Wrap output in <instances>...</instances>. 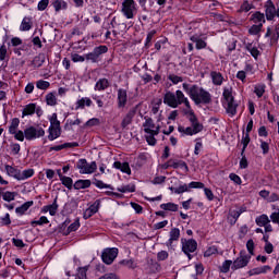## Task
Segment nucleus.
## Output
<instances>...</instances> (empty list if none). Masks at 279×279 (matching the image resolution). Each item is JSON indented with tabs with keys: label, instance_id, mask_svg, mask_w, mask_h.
<instances>
[{
	"label": "nucleus",
	"instance_id": "obj_1",
	"mask_svg": "<svg viewBox=\"0 0 279 279\" xmlns=\"http://www.w3.org/2000/svg\"><path fill=\"white\" fill-rule=\"evenodd\" d=\"M183 90L189 95L190 99L194 101L196 106L199 104H210L213 101V96L203 87L197 85H190L189 83H183Z\"/></svg>",
	"mask_w": 279,
	"mask_h": 279
},
{
	"label": "nucleus",
	"instance_id": "obj_2",
	"mask_svg": "<svg viewBox=\"0 0 279 279\" xmlns=\"http://www.w3.org/2000/svg\"><path fill=\"white\" fill-rule=\"evenodd\" d=\"M163 104L170 108H178V106H182V104H184L185 108L191 110V102L189 101V98L184 96V93L180 89H178L175 94L171 92L166 93Z\"/></svg>",
	"mask_w": 279,
	"mask_h": 279
},
{
	"label": "nucleus",
	"instance_id": "obj_3",
	"mask_svg": "<svg viewBox=\"0 0 279 279\" xmlns=\"http://www.w3.org/2000/svg\"><path fill=\"white\" fill-rule=\"evenodd\" d=\"M143 128L145 132L146 143L154 147V145H156L157 143L156 136L160 134V124H156L154 123V120L151 118L145 117Z\"/></svg>",
	"mask_w": 279,
	"mask_h": 279
},
{
	"label": "nucleus",
	"instance_id": "obj_4",
	"mask_svg": "<svg viewBox=\"0 0 279 279\" xmlns=\"http://www.w3.org/2000/svg\"><path fill=\"white\" fill-rule=\"evenodd\" d=\"M189 121L191 126H178V132H180V134H185V136H193L195 134H199V132L204 130V125L199 123V120H197V116H195L193 110L189 111Z\"/></svg>",
	"mask_w": 279,
	"mask_h": 279
},
{
	"label": "nucleus",
	"instance_id": "obj_5",
	"mask_svg": "<svg viewBox=\"0 0 279 279\" xmlns=\"http://www.w3.org/2000/svg\"><path fill=\"white\" fill-rule=\"evenodd\" d=\"M222 95L226 101L225 106L227 114H229V117H234L236 114V108H239V104L234 101V96H232V88L225 87Z\"/></svg>",
	"mask_w": 279,
	"mask_h": 279
},
{
	"label": "nucleus",
	"instance_id": "obj_6",
	"mask_svg": "<svg viewBox=\"0 0 279 279\" xmlns=\"http://www.w3.org/2000/svg\"><path fill=\"white\" fill-rule=\"evenodd\" d=\"M76 169H78L81 174H90L97 171V162L92 161L88 163L86 159H80L76 162Z\"/></svg>",
	"mask_w": 279,
	"mask_h": 279
},
{
	"label": "nucleus",
	"instance_id": "obj_7",
	"mask_svg": "<svg viewBox=\"0 0 279 279\" xmlns=\"http://www.w3.org/2000/svg\"><path fill=\"white\" fill-rule=\"evenodd\" d=\"M182 252L187 255L189 260H191L193 252L197 251V241L193 239H181Z\"/></svg>",
	"mask_w": 279,
	"mask_h": 279
},
{
	"label": "nucleus",
	"instance_id": "obj_8",
	"mask_svg": "<svg viewBox=\"0 0 279 279\" xmlns=\"http://www.w3.org/2000/svg\"><path fill=\"white\" fill-rule=\"evenodd\" d=\"M121 12L125 19H134V12H136V1L135 0H124L122 2Z\"/></svg>",
	"mask_w": 279,
	"mask_h": 279
},
{
	"label": "nucleus",
	"instance_id": "obj_9",
	"mask_svg": "<svg viewBox=\"0 0 279 279\" xmlns=\"http://www.w3.org/2000/svg\"><path fill=\"white\" fill-rule=\"evenodd\" d=\"M191 189H204V183L193 181L189 185L183 184L178 187H170V191H173L177 195H182V193H189Z\"/></svg>",
	"mask_w": 279,
	"mask_h": 279
},
{
	"label": "nucleus",
	"instance_id": "obj_10",
	"mask_svg": "<svg viewBox=\"0 0 279 279\" xmlns=\"http://www.w3.org/2000/svg\"><path fill=\"white\" fill-rule=\"evenodd\" d=\"M117 256H119V248L117 247L105 248L101 254L102 262L106 265H112Z\"/></svg>",
	"mask_w": 279,
	"mask_h": 279
},
{
	"label": "nucleus",
	"instance_id": "obj_11",
	"mask_svg": "<svg viewBox=\"0 0 279 279\" xmlns=\"http://www.w3.org/2000/svg\"><path fill=\"white\" fill-rule=\"evenodd\" d=\"M24 136L26 141H34L45 136V130L41 128L36 129L34 126H29L24 130Z\"/></svg>",
	"mask_w": 279,
	"mask_h": 279
},
{
	"label": "nucleus",
	"instance_id": "obj_12",
	"mask_svg": "<svg viewBox=\"0 0 279 279\" xmlns=\"http://www.w3.org/2000/svg\"><path fill=\"white\" fill-rule=\"evenodd\" d=\"M250 258L252 256L245 254V251H241L240 256L233 262L231 269H243V267H247Z\"/></svg>",
	"mask_w": 279,
	"mask_h": 279
},
{
	"label": "nucleus",
	"instance_id": "obj_13",
	"mask_svg": "<svg viewBox=\"0 0 279 279\" xmlns=\"http://www.w3.org/2000/svg\"><path fill=\"white\" fill-rule=\"evenodd\" d=\"M108 53V47L107 46H98L94 48V50L87 54H85V60H88L90 62H97L99 60V56Z\"/></svg>",
	"mask_w": 279,
	"mask_h": 279
},
{
	"label": "nucleus",
	"instance_id": "obj_14",
	"mask_svg": "<svg viewBox=\"0 0 279 279\" xmlns=\"http://www.w3.org/2000/svg\"><path fill=\"white\" fill-rule=\"evenodd\" d=\"M255 223L259 226V228H265V232H274V227L270 225L271 220L266 214L256 217Z\"/></svg>",
	"mask_w": 279,
	"mask_h": 279
},
{
	"label": "nucleus",
	"instance_id": "obj_15",
	"mask_svg": "<svg viewBox=\"0 0 279 279\" xmlns=\"http://www.w3.org/2000/svg\"><path fill=\"white\" fill-rule=\"evenodd\" d=\"M101 202L95 201L93 205H90L83 214L84 219H90L93 215H97L99 213V206Z\"/></svg>",
	"mask_w": 279,
	"mask_h": 279
},
{
	"label": "nucleus",
	"instance_id": "obj_16",
	"mask_svg": "<svg viewBox=\"0 0 279 279\" xmlns=\"http://www.w3.org/2000/svg\"><path fill=\"white\" fill-rule=\"evenodd\" d=\"M180 241V230L172 228L169 232V240L166 242L167 247H173V243Z\"/></svg>",
	"mask_w": 279,
	"mask_h": 279
},
{
	"label": "nucleus",
	"instance_id": "obj_17",
	"mask_svg": "<svg viewBox=\"0 0 279 279\" xmlns=\"http://www.w3.org/2000/svg\"><path fill=\"white\" fill-rule=\"evenodd\" d=\"M276 17V7L271 0H268L266 3V19L267 21H274Z\"/></svg>",
	"mask_w": 279,
	"mask_h": 279
},
{
	"label": "nucleus",
	"instance_id": "obj_18",
	"mask_svg": "<svg viewBox=\"0 0 279 279\" xmlns=\"http://www.w3.org/2000/svg\"><path fill=\"white\" fill-rule=\"evenodd\" d=\"M125 104H128V90L118 89V107L125 108Z\"/></svg>",
	"mask_w": 279,
	"mask_h": 279
},
{
	"label": "nucleus",
	"instance_id": "obj_19",
	"mask_svg": "<svg viewBox=\"0 0 279 279\" xmlns=\"http://www.w3.org/2000/svg\"><path fill=\"white\" fill-rule=\"evenodd\" d=\"M41 213H49L51 217H56V214L58 213V198H54L51 205L44 206Z\"/></svg>",
	"mask_w": 279,
	"mask_h": 279
},
{
	"label": "nucleus",
	"instance_id": "obj_20",
	"mask_svg": "<svg viewBox=\"0 0 279 279\" xmlns=\"http://www.w3.org/2000/svg\"><path fill=\"white\" fill-rule=\"evenodd\" d=\"M90 108L93 106V100L88 97H83L76 101L75 110H84V108Z\"/></svg>",
	"mask_w": 279,
	"mask_h": 279
},
{
	"label": "nucleus",
	"instance_id": "obj_21",
	"mask_svg": "<svg viewBox=\"0 0 279 279\" xmlns=\"http://www.w3.org/2000/svg\"><path fill=\"white\" fill-rule=\"evenodd\" d=\"M4 170L7 172V175H9L10 178H14L15 180L20 179L21 175V170L17 168H14L10 165L4 166Z\"/></svg>",
	"mask_w": 279,
	"mask_h": 279
},
{
	"label": "nucleus",
	"instance_id": "obj_22",
	"mask_svg": "<svg viewBox=\"0 0 279 279\" xmlns=\"http://www.w3.org/2000/svg\"><path fill=\"white\" fill-rule=\"evenodd\" d=\"M210 77L214 86H221V84H223V74L220 72L211 71Z\"/></svg>",
	"mask_w": 279,
	"mask_h": 279
},
{
	"label": "nucleus",
	"instance_id": "obj_23",
	"mask_svg": "<svg viewBox=\"0 0 279 279\" xmlns=\"http://www.w3.org/2000/svg\"><path fill=\"white\" fill-rule=\"evenodd\" d=\"M136 114V109H131L125 117L123 118L121 122V126L123 129L128 128L132 123V120L134 119V116Z\"/></svg>",
	"mask_w": 279,
	"mask_h": 279
},
{
	"label": "nucleus",
	"instance_id": "obj_24",
	"mask_svg": "<svg viewBox=\"0 0 279 279\" xmlns=\"http://www.w3.org/2000/svg\"><path fill=\"white\" fill-rule=\"evenodd\" d=\"M271 271V266H259L248 271V276H260V274H267Z\"/></svg>",
	"mask_w": 279,
	"mask_h": 279
},
{
	"label": "nucleus",
	"instance_id": "obj_25",
	"mask_svg": "<svg viewBox=\"0 0 279 279\" xmlns=\"http://www.w3.org/2000/svg\"><path fill=\"white\" fill-rule=\"evenodd\" d=\"M71 147H80V144L77 142L64 143L58 146L50 147V151H62V149H69Z\"/></svg>",
	"mask_w": 279,
	"mask_h": 279
},
{
	"label": "nucleus",
	"instance_id": "obj_26",
	"mask_svg": "<svg viewBox=\"0 0 279 279\" xmlns=\"http://www.w3.org/2000/svg\"><path fill=\"white\" fill-rule=\"evenodd\" d=\"M114 169H119L120 171H122V173H126L128 175H131L132 173V169H130V163L128 162H123L121 163V161H116L113 163Z\"/></svg>",
	"mask_w": 279,
	"mask_h": 279
},
{
	"label": "nucleus",
	"instance_id": "obj_27",
	"mask_svg": "<svg viewBox=\"0 0 279 279\" xmlns=\"http://www.w3.org/2000/svg\"><path fill=\"white\" fill-rule=\"evenodd\" d=\"M33 26L34 22H32V17L25 16L20 25V32H29V29H32Z\"/></svg>",
	"mask_w": 279,
	"mask_h": 279
},
{
	"label": "nucleus",
	"instance_id": "obj_28",
	"mask_svg": "<svg viewBox=\"0 0 279 279\" xmlns=\"http://www.w3.org/2000/svg\"><path fill=\"white\" fill-rule=\"evenodd\" d=\"M245 49L253 56L256 60L258 56H260V51L258 50V47H256V44L254 43H247L245 44Z\"/></svg>",
	"mask_w": 279,
	"mask_h": 279
},
{
	"label": "nucleus",
	"instance_id": "obj_29",
	"mask_svg": "<svg viewBox=\"0 0 279 279\" xmlns=\"http://www.w3.org/2000/svg\"><path fill=\"white\" fill-rule=\"evenodd\" d=\"M32 206H34V201H28V202L24 203L23 205H21L20 207L15 208V213L17 215H25V213H27V210H29V208H32Z\"/></svg>",
	"mask_w": 279,
	"mask_h": 279
},
{
	"label": "nucleus",
	"instance_id": "obj_30",
	"mask_svg": "<svg viewBox=\"0 0 279 279\" xmlns=\"http://www.w3.org/2000/svg\"><path fill=\"white\" fill-rule=\"evenodd\" d=\"M60 134H61V129L60 128L49 126L48 138L50 141H56V138H60Z\"/></svg>",
	"mask_w": 279,
	"mask_h": 279
},
{
	"label": "nucleus",
	"instance_id": "obj_31",
	"mask_svg": "<svg viewBox=\"0 0 279 279\" xmlns=\"http://www.w3.org/2000/svg\"><path fill=\"white\" fill-rule=\"evenodd\" d=\"M52 5L56 12H60V10H66V8H69V4L64 0H54Z\"/></svg>",
	"mask_w": 279,
	"mask_h": 279
},
{
	"label": "nucleus",
	"instance_id": "obj_32",
	"mask_svg": "<svg viewBox=\"0 0 279 279\" xmlns=\"http://www.w3.org/2000/svg\"><path fill=\"white\" fill-rule=\"evenodd\" d=\"M89 186H90V180H77L74 183V189L76 191H80L82 189H89Z\"/></svg>",
	"mask_w": 279,
	"mask_h": 279
},
{
	"label": "nucleus",
	"instance_id": "obj_33",
	"mask_svg": "<svg viewBox=\"0 0 279 279\" xmlns=\"http://www.w3.org/2000/svg\"><path fill=\"white\" fill-rule=\"evenodd\" d=\"M110 86V82L107 78H100L95 85V90H106Z\"/></svg>",
	"mask_w": 279,
	"mask_h": 279
},
{
	"label": "nucleus",
	"instance_id": "obj_34",
	"mask_svg": "<svg viewBox=\"0 0 279 279\" xmlns=\"http://www.w3.org/2000/svg\"><path fill=\"white\" fill-rule=\"evenodd\" d=\"M252 20L255 25H260L263 27V24L265 23V14L256 12L255 14H253Z\"/></svg>",
	"mask_w": 279,
	"mask_h": 279
},
{
	"label": "nucleus",
	"instance_id": "obj_35",
	"mask_svg": "<svg viewBox=\"0 0 279 279\" xmlns=\"http://www.w3.org/2000/svg\"><path fill=\"white\" fill-rule=\"evenodd\" d=\"M20 124H21V120H19V118L12 119L11 124L9 126V133L16 134Z\"/></svg>",
	"mask_w": 279,
	"mask_h": 279
},
{
	"label": "nucleus",
	"instance_id": "obj_36",
	"mask_svg": "<svg viewBox=\"0 0 279 279\" xmlns=\"http://www.w3.org/2000/svg\"><path fill=\"white\" fill-rule=\"evenodd\" d=\"M58 173L63 186H66V189H71L73 186V179H71V177L62 175V173H60V170L58 171Z\"/></svg>",
	"mask_w": 279,
	"mask_h": 279
},
{
	"label": "nucleus",
	"instance_id": "obj_37",
	"mask_svg": "<svg viewBox=\"0 0 279 279\" xmlns=\"http://www.w3.org/2000/svg\"><path fill=\"white\" fill-rule=\"evenodd\" d=\"M190 40H192V43H195L196 49H206V41H204L198 36H192Z\"/></svg>",
	"mask_w": 279,
	"mask_h": 279
},
{
	"label": "nucleus",
	"instance_id": "obj_38",
	"mask_svg": "<svg viewBox=\"0 0 279 279\" xmlns=\"http://www.w3.org/2000/svg\"><path fill=\"white\" fill-rule=\"evenodd\" d=\"M253 8H254V4L251 3L250 1L245 0L240 5V9L238 10V13L241 14L243 12H250V10H253Z\"/></svg>",
	"mask_w": 279,
	"mask_h": 279
},
{
	"label": "nucleus",
	"instance_id": "obj_39",
	"mask_svg": "<svg viewBox=\"0 0 279 279\" xmlns=\"http://www.w3.org/2000/svg\"><path fill=\"white\" fill-rule=\"evenodd\" d=\"M117 191H119V193H134V191H136V185L135 184L122 185L118 187Z\"/></svg>",
	"mask_w": 279,
	"mask_h": 279
},
{
	"label": "nucleus",
	"instance_id": "obj_40",
	"mask_svg": "<svg viewBox=\"0 0 279 279\" xmlns=\"http://www.w3.org/2000/svg\"><path fill=\"white\" fill-rule=\"evenodd\" d=\"M34 175V169H26L24 171L20 170V179L19 181H23V180H29V178H32Z\"/></svg>",
	"mask_w": 279,
	"mask_h": 279
},
{
	"label": "nucleus",
	"instance_id": "obj_41",
	"mask_svg": "<svg viewBox=\"0 0 279 279\" xmlns=\"http://www.w3.org/2000/svg\"><path fill=\"white\" fill-rule=\"evenodd\" d=\"M161 210H170L171 213H178V204L166 203L160 205Z\"/></svg>",
	"mask_w": 279,
	"mask_h": 279
},
{
	"label": "nucleus",
	"instance_id": "obj_42",
	"mask_svg": "<svg viewBox=\"0 0 279 279\" xmlns=\"http://www.w3.org/2000/svg\"><path fill=\"white\" fill-rule=\"evenodd\" d=\"M46 104L47 106H58V98H56V94L49 93L46 95Z\"/></svg>",
	"mask_w": 279,
	"mask_h": 279
},
{
	"label": "nucleus",
	"instance_id": "obj_43",
	"mask_svg": "<svg viewBox=\"0 0 279 279\" xmlns=\"http://www.w3.org/2000/svg\"><path fill=\"white\" fill-rule=\"evenodd\" d=\"M171 167L172 169H179L180 167L181 169H184L185 172H189V166L186 165L185 161H182V160H179V161L171 160Z\"/></svg>",
	"mask_w": 279,
	"mask_h": 279
},
{
	"label": "nucleus",
	"instance_id": "obj_44",
	"mask_svg": "<svg viewBox=\"0 0 279 279\" xmlns=\"http://www.w3.org/2000/svg\"><path fill=\"white\" fill-rule=\"evenodd\" d=\"M16 195V192H2V199H4V202H14Z\"/></svg>",
	"mask_w": 279,
	"mask_h": 279
},
{
	"label": "nucleus",
	"instance_id": "obj_45",
	"mask_svg": "<svg viewBox=\"0 0 279 279\" xmlns=\"http://www.w3.org/2000/svg\"><path fill=\"white\" fill-rule=\"evenodd\" d=\"M49 86H51V83H49L48 81L39 80L36 82V87L39 90H47V88H49Z\"/></svg>",
	"mask_w": 279,
	"mask_h": 279
},
{
	"label": "nucleus",
	"instance_id": "obj_46",
	"mask_svg": "<svg viewBox=\"0 0 279 279\" xmlns=\"http://www.w3.org/2000/svg\"><path fill=\"white\" fill-rule=\"evenodd\" d=\"M50 128H60V121L58 120V113H52L49 118Z\"/></svg>",
	"mask_w": 279,
	"mask_h": 279
},
{
	"label": "nucleus",
	"instance_id": "obj_47",
	"mask_svg": "<svg viewBox=\"0 0 279 279\" xmlns=\"http://www.w3.org/2000/svg\"><path fill=\"white\" fill-rule=\"evenodd\" d=\"M34 112H36V105L35 104H29L27 105L24 110H23V114L24 116H29V114H34Z\"/></svg>",
	"mask_w": 279,
	"mask_h": 279
},
{
	"label": "nucleus",
	"instance_id": "obj_48",
	"mask_svg": "<svg viewBox=\"0 0 279 279\" xmlns=\"http://www.w3.org/2000/svg\"><path fill=\"white\" fill-rule=\"evenodd\" d=\"M242 151H241V156H243L245 154V149H247V145H250V134H245L244 137H242Z\"/></svg>",
	"mask_w": 279,
	"mask_h": 279
},
{
	"label": "nucleus",
	"instance_id": "obj_49",
	"mask_svg": "<svg viewBox=\"0 0 279 279\" xmlns=\"http://www.w3.org/2000/svg\"><path fill=\"white\" fill-rule=\"evenodd\" d=\"M254 93L257 97H263L265 95V85H255Z\"/></svg>",
	"mask_w": 279,
	"mask_h": 279
},
{
	"label": "nucleus",
	"instance_id": "obj_50",
	"mask_svg": "<svg viewBox=\"0 0 279 279\" xmlns=\"http://www.w3.org/2000/svg\"><path fill=\"white\" fill-rule=\"evenodd\" d=\"M260 29H263V26H260V24H255L251 26V28L248 29V33L252 36H256L260 32Z\"/></svg>",
	"mask_w": 279,
	"mask_h": 279
},
{
	"label": "nucleus",
	"instance_id": "obj_51",
	"mask_svg": "<svg viewBox=\"0 0 279 279\" xmlns=\"http://www.w3.org/2000/svg\"><path fill=\"white\" fill-rule=\"evenodd\" d=\"M45 223H49V219L46 216H41L39 220L32 221V226H45Z\"/></svg>",
	"mask_w": 279,
	"mask_h": 279
},
{
	"label": "nucleus",
	"instance_id": "obj_52",
	"mask_svg": "<svg viewBox=\"0 0 279 279\" xmlns=\"http://www.w3.org/2000/svg\"><path fill=\"white\" fill-rule=\"evenodd\" d=\"M71 60H72V62H85L86 57L81 56L78 53H71Z\"/></svg>",
	"mask_w": 279,
	"mask_h": 279
},
{
	"label": "nucleus",
	"instance_id": "obj_53",
	"mask_svg": "<svg viewBox=\"0 0 279 279\" xmlns=\"http://www.w3.org/2000/svg\"><path fill=\"white\" fill-rule=\"evenodd\" d=\"M168 80L172 82V84H180V82H183L182 76H178L175 74L168 75Z\"/></svg>",
	"mask_w": 279,
	"mask_h": 279
},
{
	"label": "nucleus",
	"instance_id": "obj_54",
	"mask_svg": "<svg viewBox=\"0 0 279 279\" xmlns=\"http://www.w3.org/2000/svg\"><path fill=\"white\" fill-rule=\"evenodd\" d=\"M232 266V260H226L223 262L222 266H221V271L222 274H228V271H230V267Z\"/></svg>",
	"mask_w": 279,
	"mask_h": 279
},
{
	"label": "nucleus",
	"instance_id": "obj_55",
	"mask_svg": "<svg viewBox=\"0 0 279 279\" xmlns=\"http://www.w3.org/2000/svg\"><path fill=\"white\" fill-rule=\"evenodd\" d=\"M95 125H99V119H97V118L89 119L85 123V128H95Z\"/></svg>",
	"mask_w": 279,
	"mask_h": 279
},
{
	"label": "nucleus",
	"instance_id": "obj_56",
	"mask_svg": "<svg viewBox=\"0 0 279 279\" xmlns=\"http://www.w3.org/2000/svg\"><path fill=\"white\" fill-rule=\"evenodd\" d=\"M86 271H88V266L78 268V279H86Z\"/></svg>",
	"mask_w": 279,
	"mask_h": 279
},
{
	"label": "nucleus",
	"instance_id": "obj_57",
	"mask_svg": "<svg viewBox=\"0 0 279 279\" xmlns=\"http://www.w3.org/2000/svg\"><path fill=\"white\" fill-rule=\"evenodd\" d=\"M80 229V220H75L74 222H72L69 228H68V232H75L76 230Z\"/></svg>",
	"mask_w": 279,
	"mask_h": 279
},
{
	"label": "nucleus",
	"instance_id": "obj_58",
	"mask_svg": "<svg viewBox=\"0 0 279 279\" xmlns=\"http://www.w3.org/2000/svg\"><path fill=\"white\" fill-rule=\"evenodd\" d=\"M167 258H169V252L167 251H160L157 254V260H167Z\"/></svg>",
	"mask_w": 279,
	"mask_h": 279
},
{
	"label": "nucleus",
	"instance_id": "obj_59",
	"mask_svg": "<svg viewBox=\"0 0 279 279\" xmlns=\"http://www.w3.org/2000/svg\"><path fill=\"white\" fill-rule=\"evenodd\" d=\"M49 5V0H41L38 2V10L43 12L44 10H47V7Z\"/></svg>",
	"mask_w": 279,
	"mask_h": 279
},
{
	"label": "nucleus",
	"instance_id": "obj_60",
	"mask_svg": "<svg viewBox=\"0 0 279 279\" xmlns=\"http://www.w3.org/2000/svg\"><path fill=\"white\" fill-rule=\"evenodd\" d=\"M246 250L251 254V256H254V240H248L246 242Z\"/></svg>",
	"mask_w": 279,
	"mask_h": 279
},
{
	"label": "nucleus",
	"instance_id": "obj_61",
	"mask_svg": "<svg viewBox=\"0 0 279 279\" xmlns=\"http://www.w3.org/2000/svg\"><path fill=\"white\" fill-rule=\"evenodd\" d=\"M10 147H11V151L14 156L19 155V153L21 151L20 144L14 143V144H11Z\"/></svg>",
	"mask_w": 279,
	"mask_h": 279
},
{
	"label": "nucleus",
	"instance_id": "obj_62",
	"mask_svg": "<svg viewBox=\"0 0 279 279\" xmlns=\"http://www.w3.org/2000/svg\"><path fill=\"white\" fill-rule=\"evenodd\" d=\"M260 149L263 150L264 155L269 154V143L260 141Z\"/></svg>",
	"mask_w": 279,
	"mask_h": 279
},
{
	"label": "nucleus",
	"instance_id": "obj_63",
	"mask_svg": "<svg viewBox=\"0 0 279 279\" xmlns=\"http://www.w3.org/2000/svg\"><path fill=\"white\" fill-rule=\"evenodd\" d=\"M95 186H97V189H111L112 190V185L106 184V183H104V181H99V180H97L95 182Z\"/></svg>",
	"mask_w": 279,
	"mask_h": 279
},
{
	"label": "nucleus",
	"instance_id": "obj_64",
	"mask_svg": "<svg viewBox=\"0 0 279 279\" xmlns=\"http://www.w3.org/2000/svg\"><path fill=\"white\" fill-rule=\"evenodd\" d=\"M98 279H119V276H117L116 274H112V272H108Z\"/></svg>",
	"mask_w": 279,
	"mask_h": 279
}]
</instances>
